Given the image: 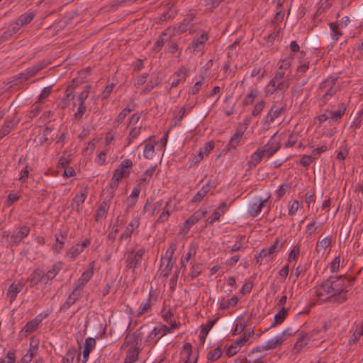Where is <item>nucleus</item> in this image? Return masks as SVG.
<instances>
[{
	"instance_id": "nucleus-42",
	"label": "nucleus",
	"mask_w": 363,
	"mask_h": 363,
	"mask_svg": "<svg viewBox=\"0 0 363 363\" xmlns=\"http://www.w3.org/2000/svg\"><path fill=\"white\" fill-rule=\"evenodd\" d=\"M291 188V184L290 183H283L279 186V189L275 191V195L277 196V199H281L284 194Z\"/></svg>"
},
{
	"instance_id": "nucleus-63",
	"label": "nucleus",
	"mask_w": 363,
	"mask_h": 363,
	"mask_svg": "<svg viewBox=\"0 0 363 363\" xmlns=\"http://www.w3.org/2000/svg\"><path fill=\"white\" fill-rule=\"evenodd\" d=\"M329 117H330V119L333 120L334 121H339L345 114V110L344 108L338 109L335 111L329 110Z\"/></svg>"
},
{
	"instance_id": "nucleus-54",
	"label": "nucleus",
	"mask_w": 363,
	"mask_h": 363,
	"mask_svg": "<svg viewBox=\"0 0 363 363\" xmlns=\"http://www.w3.org/2000/svg\"><path fill=\"white\" fill-rule=\"evenodd\" d=\"M363 335V323L357 325L355 330L352 335L351 341L356 344L358 342L360 337Z\"/></svg>"
},
{
	"instance_id": "nucleus-49",
	"label": "nucleus",
	"mask_w": 363,
	"mask_h": 363,
	"mask_svg": "<svg viewBox=\"0 0 363 363\" xmlns=\"http://www.w3.org/2000/svg\"><path fill=\"white\" fill-rule=\"evenodd\" d=\"M82 252V247H80V244L77 243L70 247L67 252V255L74 259L77 257Z\"/></svg>"
},
{
	"instance_id": "nucleus-3",
	"label": "nucleus",
	"mask_w": 363,
	"mask_h": 363,
	"mask_svg": "<svg viewBox=\"0 0 363 363\" xmlns=\"http://www.w3.org/2000/svg\"><path fill=\"white\" fill-rule=\"evenodd\" d=\"M179 326L180 323H176L174 321L171 323L169 327L165 325H161L160 328L155 327L145 340V343L150 344L157 335H160V337H159L155 342L156 343L160 337L164 336L167 333H172L174 329L179 328Z\"/></svg>"
},
{
	"instance_id": "nucleus-47",
	"label": "nucleus",
	"mask_w": 363,
	"mask_h": 363,
	"mask_svg": "<svg viewBox=\"0 0 363 363\" xmlns=\"http://www.w3.org/2000/svg\"><path fill=\"white\" fill-rule=\"evenodd\" d=\"M39 324L40 323H38V322H37V320L33 318L26 324L23 328V330L26 333L30 334L38 328Z\"/></svg>"
},
{
	"instance_id": "nucleus-40",
	"label": "nucleus",
	"mask_w": 363,
	"mask_h": 363,
	"mask_svg": "<svg viewBox=\"0 0 363 363\" xmlns=\"http://www.w3.org/2000/svg\"><path fill=\"white\" fill-rule=\"evenodd\" d=\"M186 108L185 106H184L183 107L181 108L177 116H175L172 120V122H171L172 127H176V126H179L181 125V121L183 120V118L186 114Z\"/></svg>"
},
{
	"instance_id": "nucleus-2",
	"label": "nucleus",
	"mask_w": 363,
	"mask_h": 363,
	"mask_svg": "<svg viewBox=\"0 0 363 363\" xmlns=\"http://www.w3.org/2000/svg\"><path fill=\"white\" fill-rule=\"evenodd\" d=\"M145 250L144 248L139 249L136 252L133 250H128L125 254V267L127 269H135L139 267L145 255Z\"/></svg>"
},
{
	"instance_id": "nucleus-9",
	"label": "nucleus",
	"mask_w": 363,
	"mask_h": 363,
	"mask_svg": "<svg viewBox=\"0 0 363 363\" xmlns=\"http://www.w3.org/2000/svg\"><path fill=\"white\" fill-rule=\"evenodd\" d=\"M140 225V220L138 218L132 219L130 223L126 226L124 231L121 233L118 238V241L122 242L123 240L130 241L134 230L137 229Z\"/></svg>"
},
{
	"instance_id": "nucleus-56",
	"label": "nucleus",
	"mask_w": 363,
	"mask_h": 363,
	"mask_svg": "<svg viewBox=\"0 0 363 363\" xmlns=\"http://www.w3.org/2000/svg\"><path fill=\"white\" fill-rule=\"evenodd\" d=\"M133 111V108H130L129 106L124 108L120 113L118 115L116 121L118 123H122L125 118V117L129 114L131 111Z\"/></svg>"
},
{
	"instance_id": "nucleus-39",
	"label": "nucleus",
	"mask_w": 363,
	"mask_h": 363,
	"mask_svg": "<svg viewBox=\"0 0 363 363\" xmlns=\"http://www.w3.org/2000/svg\"><path fill=\"white\" fill-rule=\"evenodd\" d=\"M239 301V298L236 296H233L231 298L225 301L222 299L220 303L219 308L221 310H225L228 308L229 307L235 306Z\"/></svg>"
},
{
	"instance_id": "nucleus-46",
	"label": "nucleus",
	"mask_w": 363,
	"mask_h": 363,
	"mask_svg": "<svg viewBox=\"0 0 363 363\" xmlns=\"http://www.w3.org/2000/svg\"><path fill=\"white\" fill-rule=\"evenodd\" d=\"M222 355V350L220 347H218L213 350L208 352L207 354L208 362H214L218 359Z\"/></svg>"
},
{
	"instance_id": "nucleus-59",
	"label": "nucleus",
	"mask_w": 363,
	"mask_h": 363,
	"mask_svg": "<svg viewBox=\"0 0 363 363\" xmlns=\"http://www.w3.org/2000/svg\"><path fill=\"white\" fill-rule=\"evenodd\" d=\"M252 334H254V330H252L251 332H249L247 334L245 333L241 338L237 340L233 345L238 349L241 347L248 341L249 337Z\"/></svg>"
},
{
	"instance_id": "nucleus-4",
	"label": "nucleus",
	"mask_w": 363,
	"mask_h": 363,
	"mask_svg": "<svg viewBox=\"0 0 363 363\" xmlns=\"http://www.w3.org/2000/svg\"><path fill=\"white\" fill-rule=\"evenodd\" d=\"M133 163L131 160L125 159L121 162L120 165L114 170V179L121 181L123 178L128 177L130 174V169Z\"/></svg>"
},
{
	"instance_id": "nucleus-32",
	"label": "nucleus",
	"mask_w": 363,
	"mask_h": 363,
	"mask_svg": "<svg viewBox=\"0 0 363 363\" xmlns=\"http://www.w3.org/2000/svg\"><path fill=\"white\" fill-rule=\"evenodd\" d=\"M244 135V132L238 129L235 133L233 135V136L230 138L228 147L230 148L235 149L237 146L239 145L241 139L242 138Z\"/></svg>"
},
{
	"instance_id": "nucleus-16",
	"label": "nucleus",
	"mask_w": 363,
	"mask_h": 363,
	"mask_svg": "<svg viewBox=\"0 0 363 363\" xmlns=\"http://www.w3.org/2000/svg\"><path fill=\"white\" fill-rule=\"evenodd\" d=\"M226 208V203H221L218 207V208L212 213V215L208 218V219L206 221V226L208 225H212L215 221L218 220L221 216L224 214Z\"/></svg>"
},
{
	"instance_id": "nucleus-58",
	"label": "nucleus",
	"mask_w": 363,
	"mask_h": 363,
	"mask_svg": "<svg viewBox=\"0 0 363 363\" xmlns=\"http://www.w3.org/2000/svg\"><path fill=\"white\" fill-rule=\"evenodd\" d=\"M151 309V301L150 297L145 303H142L140 306V311L138 312L136 316L140 317L145 313L148 312Z\"/></svg>"
},
{
	"instance_id": "nucleus-25",
	"label": "nucleus",
	"mask_w": 363,
	"mask_h": 363,
	"mask_svg": "<svg viewBox=\"0 0 363 363\" xmlns=\"http://www.w3.org/2000/svg\"><path fill=\"white\" fill-rule=\"evenodd\" d=\"M81 296L80 293H77L76 289H73L69 295L65 302L60 306V311H67L71 306L74 305Z\"/></svg>"
},
{
	"instance_id": "nucleus-8",
	"label": "nucleus",
	"mask_w": 363,
	"mask_h": 363,
	"mask_svg": "<svg viewBox=\"0 0 363 363\" xmlns=\"http://www.w3.org/2000/svg\"><path fill=\"white\" fill-rule=\"evenodd\" d=\"M269 196L265 199L260 197H254L248 206V213L252 217L257 216L269 199Z\"/></svg>"
},
{
	"instance_id": "nucleus-5",
	"label": "nucleus",
	"mask_w": 363,
	"mask_h": 363,
	"mask_svg": "<svg viewBox=\"0 0 363 363\" xmlns=\"http://www.w3.org/2000/svg\"><path fill=\"white\" fill-rule=\"evenodd\" d=\"M283 242H280L278 238L276 239L274 244L269 248L262 249L259 253V258L263 259L269 258V261H272L277 256L279 251L282 248Z\"/></svg>"
},
{
	"instance_id": "nucleus-1",
	"label": "nucleus",
	"mask_w": 363,
	"mask_h": 363,
	"mask_svg": "<svg viewBox=\"0 0 363 363\" xmlns=\"http://www.w3.org/2000/svg\"><path fill=\"white\" fill-rule=\"evenodd\" d=\"M354 280V277L347 279L345 275L330 276L321 283L315 295L319 298L327 295L324 301L342 303L347 300V292L352 288Z\"/></svg>"
},
{
	"instance_id": "nucleus-31",
	"label": "nucleus",
	"mask_w": 363,
	"mask_h": 363,
	"mask_svg": "<svg viewBox=\"0 0 363 363\" xmlns=\"http://www.w3.org/2000/svg\"><path fill=\"white\" fill-rule=\"evenodd\" d=\"M140 347H131L128 352V354L123 363H134L138 359V355L140 352Z\"/></svg>"
},
{
	"instance_id": "nucleus-29",
	"label": "nucleus",
	"mask_w": 363,
	"mask_h": 363,
	"mask_svg": "<svg viewBox=\"0 0 363 363\" xmlns=\"http://www.w3.org/2000/svg\"><path fill=\"white\" fill-rule=\"evenodd\" d=\"M289 308H288L282 307L281 310L275 314L274 318V322L269 328V329L274 328L277 325L281 324L286 319L289 313Z\"/></svg>"
},
{
	"instance_id": "nucleus-64",
	"label": "nucleus",
	"mask_w": 363,
	"mask_h": 363,
	"mask_svg": "<svg viewBox=\"0 0 363 363\" xmlns=\"http://www.w3.org/2000/svg\"><path fill=\"white\" fill-rule=\"evenodd\" d=\"M15 360V352L13 351H9L5 357L1 359L0 363H14Z\"/></svg>"
},
{
	"instance_id": "nucleus-6",
	"label": "nucleus",
	"mask_w": 363,
	"mask_h": 363,
	"mask_svg": "<svg viewBox=\"0 0 363 363\" xmlns=\"http://www.w3.org/2000/svg\"><path fill=\"white\" fill-rule=\"evenodd\" d=\"M30 231V228L29 226H20L18 228V232L11 235L9 245L10 247L18 246L23 241V240L29 235Z\"/></svg>"
},
{
	"instance_id": "nucleus-13",
	"label": "nucleus",
	"mask_w": 363,
	"mask_h": 363,
	"mask_svg": "<svg viewBox=\"0 0 363 363\" xmlns=\"http://www.w3.org/2000/svg\"><path fill=\"white\" fill-rule=\"evenodd\" d=\"M144 326L145 325L141 326L136 332L130 335H127L124 340L123 346L127 347L129 345H133L132 347H139V342L141 341L143 337V333L141 332V330Z\"/></svg>"
},
{
	"instance_id": "nucleus-45",
	"label": "nucleus",
	"mask_w": 363,
	"mask_h": 363,
	"mask_svg": "<svg viewBox=\"0 0 363 363\" xmlns=\"http://www.w3.org/2000/svg\"><path fill=\"white\" fill-rule=\"evenodd\" d=\"M67 238V233H61L60 235H55L56 245L53 247L57 252H60L64 245L65 240Z\"/></svg>"
},
{
	"instance_id": "nucleus-24",
	"label": "nucleus",
	"mask_w": 363,
	"mask_h": 363,
	"mask_svg": "<svg viewBox=\"0 0 363 363\" xmlns=\"http://www.w3.org/2000/svg\"><path fill=\"white\" fill-rule=\"evenodd\" d=\"M109 208V203L108 201H104L97 208L94 215L95 221L99 222L106 218L108 211Z\"/></svg>"
},
{
	"instance_id": "nucleus-36",
	"label": "nucleus",
	"mask_w": 363,
	"mask_h": 363,
	"mask_svg": "<svg viewBox=\"0 0 363 363\" xmlns=\"http://www.w3.org/2000/svg\"><path fill=\"white\" fill-rule=\"evenodd\" d=\"M329 27L330 28V35L332 39L335 42L337 41L339 38L342 35L339 24L337 22L330 23Z\"/></svg>"
},
{
	"instance_id": "nucleus-61",
	"label": "nucleus",
	"mask_w": 363,
	"mask_h": 363,
	"mask_svg": "<svg viewBox=\"0 0 363 363\" xmlns=\"http://www.w3.org/2000/svg\"><path fill=\"white\" fill-rule=\"evenodd\" d=\"M41 109V105H40V103H38V101L36 103H35L32 106H31V108L30 110V111L28 112V117L30 119L35 118V116H38V114L39 113Z\"/></svg>"
},
{
	"instance_id": "nucleus-26",
	"label": "nucleus",
	"mask_w": 363,
	"mask_h": 363,
	"mask_svg": "<svg viewBox=\"0 0 363 363\" xmlns=\"http://www.w3.org/2000/svg\"><path fill=\"white\" fill-rule=\"evenodd\" d=\"M286 108L281 107L278 109L274 110V106L271 108L269 113L265 117V121L264 122V125H269L271 123H272L275 118L279 117L281 114L285 111Z\"/></svg>"
},
{
	"instance_id": "nucleus-37",
	"label": "nucleus",
	"mask_w": 363,
	"mask_h": 363,
	"mask_svg": "<svg viewBox=\"0 0 363 363\" xmlns=\"http://www.w3.org/2000/svg\"><path fill=\"white\" fill-rule=\"evenodd\" d=\"M264 154L260 149H258L251 156L248 161L250 167H256L262 160L264 157Z\"/></svg>"
},
{
	"instance_id": "nucleus-15",
	"label": "nucleus",
	"mask_w": 363,
	"mask_h": 363,
	"mask_svg": "<svg viewBox=\"0 0 363 363\" xmlns=\"http://www.w3.org/2000/svg\"><path fill=\"white\" fill-rule=\"evenodd\" d=\"M208 39V33L203 31L199 37L192 40L191 43V48H192L193 51L194 52H201L203 50L205 43Z\"/></svg>"
},
{
	"instance_id": "nucleus-30",
	"label": "nucleus",
	"mask_w": 363,
	"mask_h": 363,
	"mask_svg": "<svg viewBox=\"0 0 363 363\" xmlns=\"http://www.w3.org/2000/svg\"><path fill=\"white\" fill-rule=\"evenodd\" d=\"M217 320H218V318H216L213 320H208V322L206 323V325H201V330L199 337L200 341L202 343H203L205 342V340L206 338V336H207L208 332L213 327V325L216 324Z\"/></svg>"
},
{
	"instance_id": "nucleus-19",
	"label": "nucleus",
	"mask_w": 363,
	"mask_h": 363,
	"mask_svg": "<svg viewBox=\"0 0 363 363\" xmlns=\"http://www.w3.org/2000/svg\"><path fill=\"white\" fill-rule=\"evenodd\" d=\"M313 340V334L304 333L301 334V337L297 340L294 350L299 352L303 347H305L310 341Z\"/></svg>"
},
{
	"instance_id": "nucleus-51",
	"label": "nucleus",
	"mask_w": 363,
	"mask_h": 363,
	"mask_svg": "<svg viewBox=\"0 0 363 363\" xmlns=\"http://www.w3.org/2000/svg\"><path fill=\"white\" fill-rule=\"evenodd\" d=\"M160 84V79L155 77L154 79H150L144 89L143 90V94H146L152 91L155 86Z\"/></svg>"
},
{
	"instance_id": "nucleus-27",
	"label": "nucleus",
	"mask_w": 363,
	"mask_h": 363,
	"mask_svg": "<svg viewBox=\"0 0 363 363\" xmlns=\"http://www.w3.org/2000/svg\"><path fill=\"white\" fill-rule=\"evenodd\" d=\"M35 13L33 11H28L26 13L21 14L16 21V25L21 27L30 23L35 18Z\"/></svg>"
},
{
	"instance_id": "nucleus-17",
	"label": "nucleus",
	"mask_w": 363,
	"mask_h": 363,
	"mask_svg": "<svg viewBox=\"0 0 363 363\" xmlns=\"http://www.w3.org/2000/svg\"><path fill=\"white\" fill-rule=\"evenodd\" d=\"M62 269L61 263L54 264L50 269L45 274H43V284H47L50 280H52Z\"/></svg>"
},
{
	"instance_id": "nucleus-7",
	"label": "nucleus",
	"mask_w": 363,
	"mask_h": 363,
	"mask_svg": "<svg viewBox=\"0 0 363 363\" xmlns=\"http://www.w3.org/2000/svg\"><path fill=\"white\" fill-rule=\"evenodd\" d=\"M176 249L177 245L174 243H172L167 250L165 257L167 259V262L162 273L163 277H168L172 269L174 264H175L176 259H174L173 257Z\"/></svg>"
},
{
	"instance_id": "nucleus-21",
	"label": "nucleus",
	"mask_w": 363,
	"mask_h": 363,
	"mask_svg": "<svg viewBox=\"0 0 363 363\" xmlns=\"http://www.w3.org/2000/svg\"><path fill=\"white\" fill-rule=\"evenodd\" d=\"M26 281L29 283L30 288L35 286L38 283L43 284V272L38 268L34 269Z\"/></svg>"
},
{
	"instance_id": "nucleus-12",
	"label": "nucleus",
	"mask_w": 363,
	"mask_h": 363,
	"mask_svg": "<svg viewBox=\"0 0 363 363\" xmlns=\"http://www.w3.org/2000/svg\"><path fill=\"white\" fill-rule=\"evenodd\" d=\"M208 213L206 210H199L194 213L185 222L184 230L188 232L189 229L200 220L204 218Z\"/></svg>"
},
{
	"instance_id": "nucleus-43",
	"label": "nucleus",
	"mask_w": 363,
	"mask_h": 363,
	"mask_svg": "<svg viewBox=\"0 0 363 363\" xmlns=\"http://www.w3.org/2000/svg\"><path fill=\"white\" fill-rule=\"evenodd\" d=\"M284 342L279 337V335L275 337L268 340L267 343L264 345L266 350H274L277 347L281 345Z\"/></svg>"
},
{
	"instance_id": "nucleus-41",
	"label": "nucleus",
	"mask_w": 363,
	"mask_h": 363,
	"mask_svg": "<svg viewBox=\"0 0 363 363\" xmlns=\"http://www.w3.org/2000/svg\"><path fill=\"white\" fill-rule=\"evenodd\" d=\"M87 196V193L86 191H81L79 194H77L72 201V208H74V206L78 208L80 205H82Z\"/></svg>"
},
{
	"instance_id": "nucleus-48",
	"label": "nucleus",
	"mask_w": 363,
	"mask_h": 363,
	"mask_svg": "<svg viewBox=\"0 0 363 363\" xmlns=\"http://www.w3.org/2000/svg\"><path fill=\"white\" fill-rule=\"evenodd\" d=\"M244 238H245L244 235H239L238 237V240H236L235 244L233 245H232L231 247H227L228 252H235L239 251L240 250L242 249L244 247H243V244L242 242V239H243Z\"/></svg>"
},
{
	"instance_id": "nucleus-62",
	"label": "nucleus",
	"mask_w": 363,
	"mask_h": 363,
	"mask_svg": "<svg viewBox=\"0 0 363 363\" xmlns=\"http://www.w3.org/2000/svg\"><path fill=\"white\" fill-rule=\"evenodd\" d=\"M91 89L90 85H86L84 86V89L80 93L79 97H78V102L79 104H85V101L89 96V90Z\"/></svg>"
},
{
	"instance_id": "nucleus-20",
	"label": "nucleus",
	"mask_w": 363,
	"mask_h": 363,
	"mask_svg": "<svg viewBox=\"0 0 363 363\" xmlns=\"http://www.w3.org/2000/svg\"><path fill=\"white\" fill-rule=\"evenodd\" d=\"M50 63V61L43 60L41 61L37 62L31 67L27 68L26 70L28 72L30 77H33L35 76L40 70L47 67Z\"/></svg>"
},
{
	"instance_id": "nucleus-60",
	"label": "nucleus",
	"mask_w": 363,
	"mask_h": 363,
	"mask_svg": "<svg viewBox=\"0 0 363 363\" xmlns=\"http://www.w3.org/2000/svg\"><path fill=\"white\" fill-rule=\"evenodd\" d=\"M94 262H91L90 264V267L89 269L85 270L82 274L81 275V278L84 279L85 281H89L93 277L94 272Z\"/></svg>"
},
{
	"instance_id": "nucleus-14",
	"label": "nucleus",
	"mask_w": 363,
	"mask_h": 363,
	"mask_svg": "<svg viewBox=\"0 0 363 363\" xmlns=\"http://www.w3.org/2000/svg\"><path fill=\"white\" fill-rule=\"evenodd\" d=\"M95 346L96 340L93 337H87L85 340L82 358H81L80 356L77 357L78 363H86L91 351L95 347Z\"/></svg>"
},
{
	"instance_id": "nucleus-57",
	"label": "nucleus",
	"mask_w": 363,
	"mask_h": 363,
	"mask_svg": "<svg viewBox=\"0 0 363 363\" xmlns=\"http://www.w3.org/2000/svg\"><path fill=\"white\" fill-rule=\"evenodd\" d=\"M175 15H176V9L173 7H170V8H169V9L167 11L164 12L160 16V20L161 21H167L169 19L174 18Z\"/></svg>"
},
{
	"instance_id": "nucleus-44",
	"label": "nucleus",
	"mask_w": 363,
	"mask_h": 363,
	"mask_svg": "<svg viewBox=\"0 0 363 363\" xmlns=\"http://www.w3.org/2000/svg\"><path fill=\"white\" fill-rule=\"evenodd\" d=\"M77 353L74 347H71L67 351L65 357H63L62 363H72Z\"/></svg>"
},
{
	"instance_id": "nucleus-34",
	"label": "nucleus",
	"mask_w": 363,
	"mask_h": 363,
	"mask_svg": "<svg viewBox=\"0 0 363 363\" xmlns=\"http://www.w3.org/2000/svg\"><path fill=\"white\" fill-rule=\"evenodd\" d=\"M74 99V94L72 90V89L68 86L66 89L65 91V96L61 99L59 106H60L62 108H65L68 104L69 102Z\"/></svg>"
},
{
	"instance_id": "nucleus-38",
	"label": "nucleus",
	"mask_w": 363,
	"mask_h": 363,
	"mask_svg": "<svg viewBox=\"0 0 363 363\" xmlns=\"http://www.w3.org/2000/svg\"><path fill=\"white\" fill-rule=\"evenodd\" d=\"M331 245V239L329 237H326L318 241L315 246V251L317 253H324L326 248Z\"/></svg>"
},
{
	"instance_id": "nucleus-55",
	"label": "nucleus",
	"mask_w": 363,
	"mask_h": 363,
	"mask_svg": "<svg viewBox=\"0 0 363 363\" xmlns=\"http://www.w3.org/2000/svg\"><path fill=\"white\" fill-rule=\"evenodd\" d=\"M298 331V329L287 328L281 334L279 335V337L283 342H284L286 340H287L288 337L294 335Z\"/></svg>"
},
{
	"instance_id": "nucleus-10",
	"label": "nucleus",
	"mask_w": 363,
	"mask_h": 363,
	"mask_svg": "<svg viewBox=\"0 0 363 363\" xmlns=\"http://www.w3.org/2000/svg\"><path fill=\"white\" fill-rule=\"evenodd\" d=\"M194 18V15L193 13L189 14L181 23L172 27L176 34H182L186 31H189L190 33H192L191 23L193 21Z\"/></svg>"
},
{
	"instance_id": "nucleus-22",
	"label": "nucleus",
	"mask_w": 363,
	"mask_h": 363,
	"mask_svg": "<svg viewBox=\"0 0 363 363\" xmlns=\"http://www.w3.org/2000/svg\"><path fill=\"white\" fill-rule=\"evenodd\" d=\"M339 90V86L336 84V80L333 81V84H330L329 87L324 91V94L321 98V101L323 104H326L327 102L332 98Z\"/></svg>"
},
{
	"instance_id": "nucleus-50",
	"label": "nucleus",
	"mask_w": 363,
	"mask_h": 363,
	"mask_svg": "<svg viewBox=\"0 0 363 363\" xmlns=\"http://www.w3.org/2000/svg\"><path fill=\"white\" fill-rule=\"evenodd\" d=\"M258 95V91L256 89H252L250 92L242 100V104L245 106L250 105L253 103L254 99Z\"/></svg>"
},
{
	"instance_id": "nucleus-52",
	"label": "nucleus",
	"mask_w": 363,
	"mask_h": 363,
	"mask_svg": "<svg viewBox=\"0 0 363 363\" xmlns=\"http://www.w3.org/2000/svg\"><path fill=\"white\" fill-rule=\"evenodd\" d=\"M192 354V345L191 343L186 342L184 345L182 350V354H185L186 359L184 363H190V357Z\"/></svg>"
},
{
	"instance_id": "nucleus-28",
	"label": "nucleus",
	"mask_w": 363,
	"mask_h": 363,
	"mask_svg": "<svg viewBox=\"0 0 363 363\" xmlns=\"http://www.w3.org/2000/svg\"><path fill=\"white\" fill-rule=\"evenodd\" d=\"M188 70L184 67H180L175 73L176 79L171 84L170 89L176 87L181 82L185 81L187 76Z\"/></svg>"
},
{
	"instance_id": "nucleus-35",
	"label": "nucleus",
	"mask_w": 363,
	"mask_h": 363,
	"mask_svg": "<svg viewBox=\"0 0 363 363\" xmlns=\"http://www.w3.org/2000/svg\"><path fill=\"white\" fill-rule=\"evenodd\" d=\"M156 145V143L154 142H150L148 143H146L144 147L143 150V157L147 160H151L153 158V157L155 155V146Z\"/></svg>"
},
{
	"instance_id": "nucleus-18",
	"label": "nucleus",
	"mask_w": 363,
	"mask_h": 363,
	"mask_svg": "<svg viewBox=\"0 0 363 363\" xmlns=\"http://www.w3.org/2000/svg\"><path fill=\"white\" fill-rule=\"evenodd\" d=\"M23 286L24 284H22L21 282H18L17 284L12 283L9 286L6 293V296L7 297L9 298L11 303L16 300L18 293H20L23 290Z\"/></svg>"
},
{
	"instance_id": "nucleus-53",
	"label": "nucleus",
	"mask_w": 363,
	"mask_h": 363,
	"mask_svg": "<svg viewBox=\"0 0 363 363\" xmlns=\"http://www.w3.org/2000/svg\"><path fill=\"white\" fill-rule=\"evenodd\" d=\"M140 132H141V127L139 128H137L136 127L133 126L131 128V130L129 133L128 137L127 138V140H128L127 145H130L132 143V142L133 141V140H135L140 135Z\"/></svg>"
},
{
	"instance_id": "nucleus-33",
	"label": "nucleus",
	"mask_w": 363,
	"mask_h": 363,
	"mask_svg": "<svg viewBox=\"0 0 363 363\" xmlns=\"http://www.w3.org/2000/svg\"><path fill=\"white\" fill-rule=\"evenodd\" d=\"M155 168L156 165L151 166L145 172H143L138 180V184L142 185L148 184L155 172Z\"/></svg>"
},
{
	"instance_id": "nucleus-11",
	"label": "nucleus",
	"mask_w": 363,
	"mask_h": 363,
	"mask_svg": "<svg viewBox=\"0 0 363 363\" xmlns=\"http://www.w3.org/2000/svg\"><path fill=\"white\" fill-rule=\"evenodd\" d=\"M281 147V144L274 139L273 135L269 140L266 143L262 149V152L264 155H266L268 158L271 157L274 153H276Z\"/></svg>"
},
{
	"instance_id": "nucleus-23",
	"label": "nucleus",
	"mask_w": 363,
	"mask_h": 363,
	"mask_svg": "<svg viewBox=\"0 0 363 363\" xmlns=\"http://www.w3.org/2000/svg\"><path fill=\"white\" fill-rule=\"evenodd\" d=\"M174 210V206L172 205V201L171 199H169L163 208L162 212L160 215L159 218L157 220V223H164L167 221L172 213Z\"/></svg>"
}]
</instances>
